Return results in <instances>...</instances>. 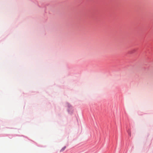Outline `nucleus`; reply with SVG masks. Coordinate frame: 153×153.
I'll use <instances>...</instances> for the list:
<instances>
[{"label":"nucleus","mask_w":153,"mask_h":153,"mask_svg":"<svg viewBox=\"0 0 153 153\" xmlns=\"http://www.w3.org/2000/svg\"><path fill=\"white\" fill-rule=\"evenodd\" d=\"M128 134L130 136H131V133L130 132H128Z\"/></svg>","instance_id":"2"},{"label":"nucleus","mask_w":153,"mask_h":153,"mask_svg":"<svg viewBox=\"0 0 153 153\" xmlns=\"http://www.w3.org/2000/svg\"><path fill=\"white\" fill-rule=\"evenodd\" d=\"M66 146H65L64 147H63L61 149V150H60V152H62L63 151H64V150L65 149H66Z\"/></svg>","instance_id":"1"}]
</instances>
